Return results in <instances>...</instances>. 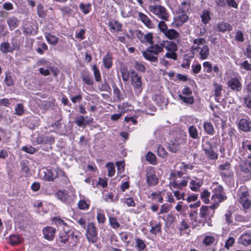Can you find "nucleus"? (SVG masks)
<instances>
[{
  "instance_id": "57",
  "label": "nucleus",
  "mask_w": 251,
  "mask_h": 251,
  "mask_svg": "<svg viewBox=\"0 0 251 251\" xmlns=\"http://www.w3.org/2000/svg\"><path fill=\"white\" fill-rule=\"evenodd\" d=\"M239 202L242 204L244 209H249L251 204V202L248 198L241 200Z\"/></svg>"
},
{
  "instance_id": "28",
  "label": "nucleus",
  "mask_w": 251,
  "mask_h": 251,
  "mask_svg": "<svg viewBox=\"0 0 251 251\" xmlns=\"http://www.w3.org/2000/svg\"><path fill=\"white\" fill-rule=\"evenodd\" d=\"M146 177L149 185L154 186L158 183V179L155 175L152 173H148Z\"/></svg>"
},
{
  "instance_id": "41",
  "label": "nucleus",
  "mask_w": 251,
  "mask_h": 251,
  "mask_svg": "<svg viewBox=\"0 0 251 251\" xmlns=\"http://www.w3.org/2000/svg\"><path fill=\"white\" fill-rule=\"evenodd\" d=\"M11 44V47L13 50L20 49L21 42L17 36L12 39Z\"/></svg>"
},
{
  "instance_id": "23",
  "label": "nucleus",
  "mask_w": 251,
  "mask_h": 251,
  "mask_svg": "<svg viewBox=\"0 0 251 251\" xmlns=\"http://www.w3.org/2000/svg\"><path fill=\"white\" fill-rule=\"evenodd\" d=\"M202 184V181L198 178L192 180L190 183V189L193 191H198Z\"/></svg>"
},
{
  "instance_id": "15",
  "label": "nucleus",
  "mask_w": 251,
  "mask_h": 251,
  "mask_svg": "<svg viewBox=\"0 0 251 251\" xmlns=\"http://www.w3.org/2000/svg\"><path fill=\"white\" fill-rule=\"evenodd\" d=\"M228 86L233 91L239 92L242 89V84L237 78H231L227 82Z\"/></svg>"
},
{
  "instance_id": "17",
  "label": "nucleus",
  "mask_w": 251,
  "mask_h": 251,
  "mask_svg": "<svg viewBox=\"0 0 251 251\" xmlns=\"http://www.w3.org/2000/svg\"><path fill=\"white\" fill-rule=\"evenodd\" d=\"M239 128L244 132L251 130V122L249 118L241 119L239 122Z\"/></svg>"
},
{
  "instance_id": "40",
  "label": "nucleus",
  "mask_w": 251,
  "mask_h": 251,
  "mask_svg": "<svg viewBox=\"0 0 251 251\" xmlns=\"http://www.w3.org/2000/svg\"><path fill=\"white\" fill-rule=\"evenodd\" d=\"M210 195V193L207 190H204L201 194V198L205 203H208L209 201Z\"/></svg>"
},
{
  "instance_id": "56",
  "label": "nucleus",
  "mask_w": 251,
  "mask_h": 251,
  "mask_svg": "<svg viewBox=\"0 0 251 251\" xmlns=\"http://www.w3.org/2000/svg\"><path fill=\"white\" fill-rule=\"evenodd\" d=\"M97 219L99 223L103 224L106 220L104 214L101 212L98 211L97 215Z\"/></svg>"
},
{
  "instance_id": "44",
  "label": "nucleus",
  "mask_w": 251,
  "mask_h": 251,
  "mask_svg": "<svg viewBox=\"0 0 251 251\" xmlns=\"http://www.w3.org/2000/svg\"><path fill=\"white\" fill-rule=\"evenodd\" d=\"M109 221L110 224V226L112 227V228L116 229L120 227V224L118 222L117 219L113 217H109Z\"/></svg>"
},
{
  "instance_id": "62",
  "label": "nucleus",
  "mask_w": 251,
  "mask_h": 251,
  "mask_svg": "<svg viewBox=\"0 0 251 251\" xmlns=\"http://www.w3.org/2000/svg\"><path fill=\"white\" fill-rule=\"evenodd\" d=\"M123 202L125 203L128 206L134 207L135 206V203L132 198H125L123 200Z\"/></svg>"
},
{
  "instance_id": "19",
  "label": "nucleus",
  "mask_w": 251,
  "mask_h": 251,
  "mask_svg": "<svg viewBox=\"0 0 251 251\" xmlns=\"http://www.w3.org/2000/svg\"><path fill=\"white\" fill-rule=\"evenodd\" d=\"M198 53L201 60L206 59L209 55V49L207 45H203L200 47L198 51H196V54Z\"/></svg>"
},
{
  "instance_id": "61",
  "label": "nucleus",
  "mask_w": 251,
  "mask_h": 251,
  "mask_svg": "<svg viewBox=\"0 0 251 251\" xmlns=\"http://www.w3.org/2000/svg\"><path fill=\"white\" fill-rule=\"evenodd\" d=\"M85 122V119L84 116L80 115L76 117L75 124L79 126H81L84 125Z\"/></svg>"
},
{
  "instance_id": "39",
  "label": "nucleus",
  "mask_w": 251,
  "mask_h": 251,
  "mask_svg": "<svg viewBox=\"0 0 251 251\" xmlns=\"http://www.w3.org/2000/svg\"><path fill=\"white\" fill-rule=\"evenodd\" d=\"M108 169V176L110 177L113 176L115 173V167L112 162H108L106 164Z\"/></svg>"
},
{
  "instance_id": "4",
  "label": "nucleus",
  "mask_w": 251,
  "mask_h": 251,
  "mask_svg": "<svg viewBox=\"0 0 251 251\" xmlns=\"http://www.w3.org/2000/svg\"><path fill=\"white\" fill-rule=\"evenodd\" d=\"M158 27L160 31L170 40H177L179 38V33L174 29H168L164 21L160 22L158 24Z\"/></svg>"
},
{
  "instance_id": "29",
  "label": "nucleus",
  "mask_w": 251,
  "mask_h": 251,
  "mask_svg": "<svg viewBox=\"0 0 251 251\" xmlns=\"http://www.w3.org/2000/svg\"><path fill=\"white\" fill-rule=\"evenodd\" d=\"M163 191H157L152 192L151 194V198L152 200H155L159 203H162L163 201Z\"/></svg>"
},
{
  "instance_id": "22",
  "label": "nucleus",
  "mask_w": 251,
  "mask_h": 251,
  "mask_svg": "<svg viewBox=\"0 0 251 251\" xmlns=\"http://www.w3.org/2000/svg\"><path fill=\"white\" fill-rule=\"evenodd\" d=\"M214 86L213 90V95L215 97V100L219 101V99L222 95L223 91V86L221 84L218 83L217 82H214L213 84Z\"/></svg>"
},
{
  "instance_id": "50",
  "label": "nucleus",
  "mask_w": 251,
  "mask_h": 251,
  "mask_svg": "<svg viewBox=\"0 0 251 251\" xmlns=\"http://www.w3.org/2000/svg\"><path fill=\"white\" fill-rule=\"evenodd\" d=\"M9 241L12 245H15L20 243L21 240L19 236L12 235L9 237Z\"/></svg>"
},
{
  "instance_id": "16",
  "label": "nucleus",
  "mask_w": 251,
  "mask_h": 251,
  "mask_svg": "<svg viewBox=\"0 0 251 251\" xmlns=\"http://www.w3.org/2000/svg\"><path fill=\"white\" fill-rule=\"evenodd\" d=\"M238 243L245 246L251 245V232H245L243 233L238 239Z\"/></svg>"
},
{
  "instance_id": "64",
  "label": "nucleus",
  "mask_w": 251,
  "mask_h": 251,
  "mask_svg": "<svg viewBox=\"0 0 251 251\" xmlns=\"http://www.w3.org/2000/svg\"><path fill=\"white\" fill-rule=\"evenodd\" d=\"M99 89L100 91H106L107 92L110 89L109 86L108 84L105 82L103 83H101L98 86Z\"/></svg>"
},
{
  "instance_id": "11",
  "label": "nucleus",
  "mask_w": 251,
  "mask_h": 251,
  "mask_svg": "<svg viewBox=\"0 0 251 251\" xmlns=\"http://www.w3.org/2000/svg\"><path fill=\"white\" fill-rule=\"evenodd\" d=\"M69 232H66L65 231L60 232L59 234L57 242L59 246L63 247L66 246V249L69 247Z\"/></svg>"
},
{
  "instance_id": "30",
  "label": "nucleus",
  "mask_w": 251,
  "mask_h": 251,
  "mask_svg": "<svg viewBox=\"0 0 251 251\" xmlns=\"http://www.w3.org/2000/svg\"><path fill=\"white\" fill-rule=\"evenodd\" d=\"M56 197L62 201H65L68 198L69 195L67 191L59 190L55 194Z\"/></svg>"
},
{
  "instance_id": "24",
  "label": "nucleus",
  "mask_w": 251,
  "mask_h": 251,
  "mask_svg": "<svg viewBox=\"0 0 251 251\" xmlns=\"http://www.w3.org/2000/svg\"><path fill=\"white\" fill-rule=\"evenodd\" d=\"M216 30L218 31L225 32L232 30V26L228 23L220 22L216 26Z\"/></svg>"
},
{
  "instance_id": "38",
  "label": "nucleus",
  "mask_w": 251,
  "mask_h": 251,
  "mask_svg": "<svg viewBox=\"0 0 251 251\" xmlns=\"http://www.w3.org/2000/svg\"><path fill=\"white\" fill-rule=\"evenodd\" d=\"M153 36L151 33H148L144 34V37L142 38V43H149V44H152Z\"/></svg>"
},
{
  "instance_id": "26",
  "label": "nucleus",
  "mask_w": 251,
  "mask_h": 251,
  "mask_svg": "<svg viewBox=\"0 0 251 251\" xmlns=\"http://www.w3.org/2000/svg\"><path fill=\"white\" fill-rule=\"evenodd\" d=\"M188 17H174L173 24L174 26L179 27L186 22Z\"/></svg>"
},
{
  "instance_id": "5",
  "label": "nucleus",
  "mask_w": 251,
  "mask_h": 251,
  "mask_svg": "<svg viewBox=\"0 0 251 251\" xmlns=\"http://www.w3.org/2000/svg\"><path fill=\"white\" fill-rule=\"evenodd\" d=\"M85 235L90 243L95 244L98 241V230L94 223L91 222L88 224Z\"/></svg>"
},
{
  "instance_id": "36",
  "label": "nucleus",
  "mask_w": 251,
  "mask_h": 251,
  "mask_svg": "<svg viewBox=\"0 0 251 251\" xmlns=\"http://www.w3.org/2000/svg\"><path fill=\"white\" fill-rule=\"evenodd\" d=\"M180 144L176 140L173 141L169 145V150L174 153H176L179 149Z\"/></svg>"
},
{
  "instance_id": "55",
  "label": "nucleus",
  "mask_w": 251,
  "mask_h": 251,
  "mask_svg": "<svg viewBox=\"0 0 251 251\" xmlns=\"http://www.w3.org/2000/svg\"><path fill=\"white\" fill-rule=\"evenodd\" d=\"M24 113V106L22 104L19 103L15 108V114L21 116Z\"/></svg>"
},
{
  "instance_id": "3",
  "label": "nucleus",
  "mask_w": 251,
  "mask_h": 251,
  "mask_svg": "<svg viewBox=\"0 0 251 251\" xmlns=\"http://www.w3.org/2000/svg\"><path fill=\"white\" fill-rule=\"evenodd\" d=\"M162 49L164 48L167 51L164 55V57L176 60L177 58V54L176 51L177 50V46L174 42L170 40H163L161 42Z\"/></svg>"
},
{
  "instance_id": "10",
  "label": "nucleus",
  "mask_w": 251,
  "mask_h": 251,
  "mask_svg": "<svg viewBox=\"0 0 251 251\" xmlns=\"http://www.w3.org/2000/svg\"><path fill=\"white\" fill-rule=\"evenodd\" d=\"M188 183V178L183 177L182 179H172L170 181V186L174 189H181L183 187L187 186Z\"/></svg>"
},
{
  "instance_id": "1",
  "label": "nucleus",
  "mask_w": 251,
  "mask_h": 251,
  "mask_svg": "<svg viewBox=\"0 0 251 251\" xmlns=\"http://www.w3.org/2000/svg\"><path fill=\"white\" fill-rule=\"evenodd\" d=\"M219 141V138L216 136L210 139L208 137L203 138L202 148L208 158L211 160L217 159L218 154L214 151V149L217 146Z\"/></svg>"
},
{
  "instance_id": "43",
  "label": "nucleus",
  "mask_w": 251,
  "mask_h": 251,
  "mask_svg": "<svg viewBox=\"0 0 251 251\" xmlns=\"http://www.w3.org/2000/svg\"><path fill=\"white\" fill-rule=\"evenodd\" d=\"M93 70L95 79L96 81L100 82L101 80V75L99 69L96 65L93 66Z\"/></svg>"
},
{
  "instance_id": "52",
  "label": "nucleus",
  "mask_w": 251,
  "mask_h": 251,
  "mask_svg": "<svg viewBox=\"0 0 251 251\" xmlns=\"http://www.w3.org/2000/svg\"><path fill=\"white\" fill-rule=\"evenodd\" d=\"M4 81L8 86H11L14 84V81L9 73H6Z\"/></svg>"
},
{
  "instance_id": "12",
  "label": "nucleus",
  "mask_w": 251,
  "mask_h": 251,
  "mask_svg": "<svg viewBox=\"0 0 251 251\" xmlns=\"http://www.w3.org/2000/svg\"><path fill=\"white\" fill-rule=\"evenodd\" d=\"M81 234L78 232H69V248L75 247L79 243Z\"/></svg>"
},
{
  "instance_id": "49",
  "label": "nucleus",
  "mask_w": 251,
  "mask_h": 251,
  "mask_svg": "<svg viewBox=\"0 0 251 251\" xmlns=\"http://www.w3.org/2000/svg\"><path fill=\"white\" fill-rule=\"evenodd\" d=\"M157 152L158 155L162 158L166 157L168 155L167 152L165 151L164 147L161 145H159L158 147Z\"/></svg>"
},
{
  "instance_id": "18",
  "label": "nucleus",
  "mask_w": 251,
  "mask_h": 251,
  "mask_svg": "<svg viewBox=\"0 0 251 251\" xmlns=\"http://www.w3.org/2000/svg\"><path fill=\"white\" fill-rule=\"evenodd\" d=\"M149 9L153 14L157 16H165L166 14V9L161 5L150 6Z\"/></svg>"
},
{
  "instance_id": "33",
  "label": "nucleus",
  "mask_w": 251,
  "mask_h": 251,
  "mask_svg": "<svg viewBox=\"0 0 251 251\" xmlns=\"http://www.w3.org/2000/svg\"><path fill=\"white\" fill-rule=\"evenodd\" d=\"M112 58L111 54L107 53L103 58V64L105 68L109 69L112 65Z\"/></svg>"
},
{
  "instance_id": "37",
  "label": "nucleus",
  "mask_w": 251,
  "mask_h": 251,
  "mask_svg": "<svg viewBox=\"0 0 251 251\" xmlns=\"http://www.w3.org/2000/svg\"><path fill=\"white\" fill-rule=\"evenodd\" d=\"M189 134L190 136L194 139H197L199 138L198 131L197 128L194 126H190L189 127Z\"/></svg>"
},
{
  "instance_id": "6",
  "label": "nucleus",
  "mask_w": 251,
  "mask_h": 251,
  "mask_svg": "<svg viewBox=\"0 0 251 251\" xmlns=\"http://www.w3.org/2000/svg\"><path fill=\"white\" fill-rule=\"evenodd\" d=\"M130 74L131 84L133 87L134 90L140 93L143 89V83L141 76L139 75L134 70H131Z\"/></svg>"
},
{
  "instance_id": "63",
  "label": "nucleus",
  "mask_w": 251,
  "mask_h": 251,
  "mask_svg": "<svg viewBox=\"0 0 251 251\" xmlns=\"http://www.w3.org/2000/svg\"><path fill=\"white\" fill-rule=\"evenodd\" d=\"M48 47L47 44L45 43H42L41 44V47H39L37 49L36 51L38 53L42 54L45 50H48Z\"/></svg>"
},
{
  "instance_id": "25",
  "label": "nucleus",
  "mask_w": 251,
  "mask_h": 251,
  "mask_svg": "<svg viewBox=\"0 0 251 251\" xmlns=\"http://www.w3.org/2000/svg\"><path fill=\"white\" fill-rule=\"evenodd\" d=\"M80 77L85 84L90 86L94 84L93 78L88 73H82L80 74Z\"/></svg>"
},
{
  "instance_id": "13",
  "label": "nucleus",
  "mask_w": 251,
  "mask_h": 251,
  "mask_svg": "<svg viewBox=\"0 0 251 251\" xmlns=\"http://www.w3.org/2000/svg\"><path fill=\"white\" fill-rule=\"evenodd\" d=\"M206 41L203 38L194 39L193 40V45L191 48V51L193 54H196V51H198L200 47L205 45Z\"/></svg>"
},
{
  "instance_id": "2",
  "label": "nucleus",
  "mask_w": 251,
  "mask_h": 251,
  "mask_svg": "<svg viewBox=\"0 0 251 251\" xmlns=\"http://www.w3.org/2000/svg\"><path fill=\"white\" fill-rule=\"evenodd\" d=\"M149 47L146 50L143 51V56L148 60L155 62L158 60L157 55L163 51L161 42L160 44H155Z\"/></svg>"
},
{
  "instance_id": "45",
  "label": "nucleus",
  "mask_w": 251,
  "mask_h": 251,
  "mask_svg": "<svg viewBox=\"0 0 251 251\" xmlns=\"http://www.w3.org/2000/svg\"><path fill=\"white\" fill-rule=\"evenodd\" d=\"M146 158L151 164L154 165L156 163V157L152 152L149 151L146 155Z\"/></svg>"
},
{
  "instance_id": "14",
  "label": "nucleus",
  "mask_w": 251,
  "mask_h": 251,
  "mask_svg": "<svg viewBox=\"0 0 251 251\" xmlns=\"http://www.w3.org/2000/svg\"><path fill=\"white\" fill-rule=\"evenodd\" d=\"M44 237L49 241L53 240L56 230L54 227L51 226H46L42 230Z\"/></svg>"
},
{
  "instance_id": "53",
  "label": "nucleus",
  "mask_w": 251,
  "mask_h": 251,
  "mask_svg": "<svg viewBox=\"0 0 251 251\" xmlns=\"http://www.w3.org/2000/svg\"><path fill=\"white\" fill-rule=\"evenodd\" d=\"M215 241V238L212 236H206L203 240V243L205 245H210L211 244H213Z\"/></svg>"
},
{
  "instance_id": "48",
  "label": "nucleus",
  "mask_w": 251,
  "mask_h": 251,
  "mask_svg": "<svg viewBox=\"0 0 251 251\" xmlns=\"http://www.w3.org/2000/svg\"><path fill=\"white\" fill-rule=\"evenodd\" d=\"M161 231V224L158 223L155 226H152L150 230V232L153 234H156L157 232Z\"/></svg>"
},
{
  "instance_id": "54",
  "label": "nucleus",
  "mask_w": 251,
  "mask_h": 251,
  "mask_svg": "<svg viewBox=\"0 0 251 251\" xmlns=\"http://www.w3.org/2000/svg\"><path fill=\"white\" fill-rule=\"evenodd\" d=\"M203 67L204 71L207 73H211L212 72V65L211 63L208 61H205L203 63Z\"/></svg>"
},
{
  "instance_id": "59",
  "label": "nucleus",
  "mask_w": 251,
  "mask_h": 251,
  "mask_svg": "<svg viewBox=\"0 0 251 251\" xmlns=\"http://www.w3.org/2000/svg\"><path fill=\"white\" fill-rule=\"evenodd\" d=\"M136 246L137 248L140 251L143 250L146 247L145 244H144L143 240L141 239H136Z\"/></svg>"
},
{
  "instance_id": "51",
  "label": "nucleus",
  "mask_w": 251,
  "mask_h": 251,
  "mask_svg": "<svg viewBox=\"0 0 251 251\" xmlns=\"http://www.w3.org/2000/svg\"><path fill=\"white\" fill-rule=\"evenodd\" d=\"M140 20L144 23V24L148 27L151 28L153 26L152 22L148 17H139Z\"/></svg>"
},
{
  "instance_id": "47",
  "label": "nucleus",
  "mask_w": 251,
  "mask_h": 251,
  "mask_svg": "<svg viewBox=\"0 0 251 251\" xmlns=\"http://www.w3.org/2000/svg\"><path fill=\"white\" fill-rule=\"evenodd\" d=\"M242 148L244 150L251 151V140L248 139L244 140L242 142Z\"/></svg>"
},
{
  "instance_id": "20",
  "label": "nucleus",
  "mask_w": 251,
  "mask_h": 251,
  "mask_svg": "<svg viewBox=\"0 0 251 251\" xmlns=\"http://www.w3.org/2000/svg\"><path fill=\"white\" fill-rule=\"evenodd\" d=\"M214 211L210 213L209 208L207 206L202 205L200 209V216L201 218L206 220L207 217H211L213 216Z\"/></svg>"
},
{
  "instance_id": "8",
  "label": "nucleus",
  "mask_w": 251,
  "mask_h": 251,
  "mask_svg": "<svg viewBox=\"0 0 251 251\" xmlns=\"http://www.w3.org/2000/svg\"><path fill=\"white\" fill-rule=\"evenodd\" d=\"M239 167L240 170L244 173L247 179L251 178V162L246 159H240Z\"/></svg>"
},
{
  "instance_id": "7",
  "label": "nucleus",
  "mask_w": 251,
  "mask_h": 251,
  "mask_svg": "<svg viewBox=\"0 0 251 251\" xmlns=\"http://www.w3.org/2000/svg\"><path fill=\"white\" fill-rule=\"evenodd\" d=\"M212 192L211 200L213 201H217L221 203L227 199V197L224 191V188L220 185L216 186L213 189Z\"/></svg>"
},
{
  "instance_id": "27",
  "label": "nucleus",
  "mask_w": 251,
  "mask_h": 251,
  "mask_svg": "<svg viewBox=\"0 0 251 251\" xmlns=\"http://www.w3.org/2000/svg\"><path fill=\"white\" fill-rule=\"evenodd\" d=\"M249 196L248 191L245 187H241L238 191V201L247 199Z\"/></svg>"
},
{
  "instance_id": "58",
  "label": "nucleus",
  "mask_w": 251,
  "mask_h": 251,
  "mask_svg": "<svg viewBox=\"0 0 251 251\" xmlns=\"http://www.w3.org/2000/svg\"><path fill=\"white\" fill-rule=\"evenodd\" d=\"M7 22L11 28H14L18 26V21L14 17L10 18Z\"/></svg>"
},
{
  "instance_id": "46",
  "label": "nucleus",
  "mask_w": 251,
  "mask_h": 251,
  "mask_svg": "<svg viewBox=\"0 0 251 251\" xmlns=\"http://www.w3.org/2000/svg\"><path fill=\"white\" fill-rule=\"evenodd\" d=\"M46 39L48 43L52 45H56L58 42V38L55 36L48 34L46 36Z\"/></svg>"
},
{
  "instance_id": "35",
  "label": "nucleus",
  "mask_w": 251,
  "mask_h": 251,
  "mask_svg": "<svg viewBox=\"0 0 251 251\" xmlns=\"http://www.w3.org/2000/svg\"><path fill=\"white\" fill-rule=\"evenodd\" d=\"M203 128L205 132L209 135H213L214 129L212 124L210 122H205L203 124Z\"/></svg>"
},
{
  "instance_id": "31",
  "label": "nucleus",
  "mask_w": 251,
  "mask_h": 251,
  "mask_svg": "<svg viewBox=\"0 0 251 251\" xmlns=\"http://www.w3.org/2000/svg\"><path fill=\"white\" fill-rule=\"evenodd\" d=\"M178 99L186 104H192L194 101V98L193 96H187L179 94Z\"/></svg>"
},
{
  "instance_id": "60",
  "label": "nucleus",
  "mask_w": 251,
  "mask_h": 251,
  "mask_svg": "<svg viewBox=\"0 0 251 251\" xmlns=\"http://www.w3.org/2000/svg\"><path fill=\"white\" fill-rule=\"evenodd\" d=\"M170 209V206L167 203L163 204L161 205L160 211L158 214H161L163 213H166L169 212Z\"/></svg>"
},
{
  "instance_id": "32",
  "label": "nucleus",
  "mask_w": 251,
  "mask_h": 251,
  "mask_svg": "<svg viewBox=\"0 0 251 251\" xmlns=\"http://www.w3.org/2000/svg\"><path fill=\"white\" fill-rule=\"evenodd\" d=\"M108 25L111 29L116 31L121 30L122 25L117 21H111L108 23Z\"/></svg>"
},
{
  "instance_id": "34",
  "label": "nucleus",
  "mask_w": 251,
  "mask_h": 251,
  "mask_svg": "<svg viewBox=\"0 0 251 251\" xmlns=\"http://www.w3.org/2000/svg\"><path fill=\"white\" fill-rule=\"evenodd\" d=\"M0 50L4 53L12 52L13 51L11 46H10L8 42L2 43L0 45Z\"/></svg>"
},
{
  "instance_id": "42",
  "label": "nucleus",
  "mask_w": 251,
  "mask_h": 251,
  "mask_svg": "<svg viewBox=\"0 0 251 251\" xmlns=\"http://www.w3.org/2000/svg\"><path fill=\"white\" fill-rule=\"evenodd\" d=\"M91 4L90 3L84 4L81 3L79 5V8L82 11L84 14H88L91 9Z\"/></svg>"
},
{
  "instance_id": "9",
  "label": "nucleus",
  "mask_w": 251,
  "mask_h": 251,
  "mask_svg": "<svg viewBox=\"0 0 251 251\" xmlns=\"http://www.w3.org/2000/svg\"><path fill=\"white\" fill-rule=\"evenodd\" d=\"M219 169L222 176L230 177L232 176L233 173L231 170L230 164L229 162H226L224 164L219 165Z\"/></svg>"
},
{
  "instance_id": "21",
  "label": "nucleus",
  "mask_w": 251,
  "mask_h": 251,
  "mask_svg": "<svg viewBox=\"0 0 251 251\" xmlns=\"http://www.w3.org/2000/svg\"><path fill=\"white\" fill-rule=\"evenodd\" d=\"M44 179L47 181H53L57 177L58 170L47 169L44 172Z\"/></svg>"
}]
</instances>
